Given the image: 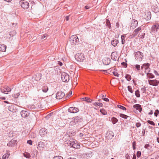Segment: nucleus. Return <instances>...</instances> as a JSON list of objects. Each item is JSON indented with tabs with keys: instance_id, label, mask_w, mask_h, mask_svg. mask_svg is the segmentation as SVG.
<instances>
[{
	"instance_id": "obj_27",
	"label": "nucleus",
	"mask_w": 159,
	"mask_h": 159,
	"mask_svg": "<svg viewBox=\"0 0 159 159\" xmlns=\"http://www.w3.org/2000/svg\"><path fill=\"white\" fill-rule=\"evenodd\" d=\"M134 67H133L134 68H135L136 70L138 72H139V71L141 69L140 66V65L139 64H136L134 65Z\"/></svg>"
},
{
	"instance_id": "obj_15",
	"label": "nucleus",
	"mask_w": 159,
	"mask_h": 159,
	"mask_svg": "<svg viewBox=\"0 0 159 159\" xmlns=\"http://www.w3.org/2000/svg\"><path fill=\"white\" fill-rule=\"evenodd\" d=\"M138 25V22L137 20L133 19L132 20L131 24L130 25L131 28L132 29L135 28Z\"/></svg>"
},
{
	"instance_id": "obj_19",
	"label": "nucleus",
	"mask_w": 159,
	"mask_h": 159,
	"mask_svg": "<svg viewBox=\"0 0 159 159\" xmlns=\"http://www.w3.org/2000/svg\"><path fill=\"white\" fill-rule=\"evenodd\" d=\"M16 142V140L14 139H12L9 142V143L7 144V145L8 146L10 147L14 146Z\"/></svg>"
},
{
	"instance_id": "obj_12",
	"label": "nucleus",
	"mask_w": 159,
	"mask_h": 159,
	"mask_svg": "<svg viewBox=\"0 0 159 159\" xmlns=\"http://www.w3.org/2000/svg\"><path fill=\"white\" fill-rule=\"evenodd\" d=\"M11 90V88L7 86H5L3 89H1V92L6 94H8V93L10 92Z\"/></svg>"
},
{
	"instance_id": "obj_59",
	"label": "nucleus",
	"mask_w": 159,
	"mask_h": 159,
	"mask_svg": "<svg viewBox=\"0 0 159 159\" xmlns=\"http://www.w3.org/2000/svg\"><path fill=\"white\" fill-rule=\"evenodd\" d=\"M125 157L126 159H130L129 156V155H128V154H126L125 155Z\"/></svg>"
},
{
	"instance_id": "obj_4",
	"label": "nucleus",
	"mask_w": 159,
	"mask_h": 159,
	"mask_svg": "<svg viewBox=\"0 0 159 159\" xmlns=\"http://www.w3.org/2000/svg\"><path fill=\"white\" fill-rule=\"evenodd\" d=\"M69 145L71 147L75 148H80V145L77 143L76 140L71 141L69 143Z\"/></svg>"
},
{
	"instance_id": "obj_55",
	"label": "nucleus",
	"mask_w": 159,
	"mask_h": 159,
	"mask_svg": "<svg viewBox=\"0 0 159 159\" xmlns=\"http://www.w3.org/2000/svg\"><path fill=\"white\" fill-rule=\"evenodd\" d=\"M126 60V62H123L121 63V64L122 66H125V67H127V64L126 63V62H127V61Z\"/></svg>"
},
{
	"instance_id": "obj_54",
	"label": "nucleus",
	"mask_w": 159,
	"mask_h": 159,
	"mask_svg": "<svg viewBox=\"0 0 159 159\" xmlns=\"http://www.w3.org/2000/svg\"><path fill=\"white\" fill-rule=\"evenodd\" d=\"M113 75L115 76L118 77L119 76V75L118 74V73L115 71H114L112 72Z\"/></svg>"
},
{
	"instance_id": "obj_32",
	"label": "nucleus",
	"mask_w": 159,
	"mask_h": 159,
	"mask_svg": "<svg viewBox=\"0 0 159 159\" xmlns=\"http://www.w3.org/2000/svg\"><path fill=\"white\" fill-rule=\"evenodd\" d=\"M106 25L107 26V27L109 29L111 28V23H110V21L108 19H107L106 20Z\"/></svg>"
},
{
	"instance_id": "obj_60",
	"label": "nucleus",
	"mask_w": 159,
	"mask_h": 159,
	"mask_svg": "<svg viewBox=\"0 0 159 159\" xmlns=\"http://www.w3.org/2000/svg\"><path fill=\"white\" fill-rule=\"evenodd\" d=\"M72 92H70L69 94H68L67 95L66 97V98H68L71 95H72Z\"/></svg>"
},
{
	"instance_id": "obj_41",
	"label": "nucleus",
	"mask_w": 159,
	"mask_h": 159,
	"mask_svg": "<svg viewBox=\"0 0 159 159\" xmlns=\"http://www.w3.org/2000/svg\"><path fill=\"white\" fill-rule=\"evenodd\" d=\"M135 95L137 98L140 97V95L139 93V90H137L135 91Z\"/></svg>"
},
{
	"instance_id": "obj_42",
	"label": "nucleus",
	"mask_w": 159,
	"mask_h": 159,
	"mask_svg": "<svg viewBox=\"0 0 159 159\" xmlns=\"http://www.w3.org/2000/svg\"><path fill=\"white\" fill-rule=\"evenodd\" d=\"M118 107L120 108V109H121L123 110H126V108L125 107L121 106V105H117Z\"/></svg>"
},
{
	"instance_id": "obj_53",
	"label": "nucleus",
	"mask_w": 159,
	"mask_h": 159,
	"mask_svg": "<svg viewBox=\"0 0 159 159\" xmlns=\"http://www.w3.org/2000/svg\"><path fill=\"white\" fill-rule=\"evenodd\" d=\"M141 155V153L140 151H138L137 152V157L139 158L140 157Z\"/></svg>"
},
{
	"instance_id": "obj_18",
	"label": "nucleus",
	"mask_w": 159,
	"mask_h": 159,
	"mask_svg": "<svg viewBox=\"0 0 159 159\" xmlns=\"http://www.w3.org/2000/svg\"><path fill=\"white\" fill-rule=\"evenodd\" d=\"M114 136V133L112 131H109L106 133V137L108 139H111Z\"/></svg>"
},
{
	"instance_id": "obj_46",
	"label": "nucleus",
	"mask_w": 159,
	"mask_h": 159,
	"mask_svg": "<svg viewBox=\"0 0 159 159\" xmlns=\"http://www.w3.org/2000/svg\"><path fill=\"white\" fill-rule=\"evenodd\" d=\"M19 95L20 93H17L16 94H12V96L14 98H18Z\"/></svg>"
},
{
	"instance_id": "obj_50",
	"label": "nucleus",
	"mask_w": 159,
	"mask_h": 159,
	"mask_svg": "<svg viewBox=\"0 0 159 159\" xmlns=\"http://www.w3.org/2000/svg\"><path fill=\"white\" fill-rule=\"evenodd\" d=\"M141 90L143 93H145L146 91V87L145 86H144L141 88Z\"/></svg>"
},
{
	"instance_id": "obj_20",
	"label": "nucleus",
	"mask_w": 159,
	"mask_h": 159,
	"mask_svg": "<svg viewBox=\"0 0 159 159\" xmlns=\"http://www.w3.org/2000/svg\"><path fill=\"white\" fill-rule=\"evenodd\" d=\"M145 16L146 17H145V19L146 20H150L151 17V13L150 11H148L146 13Z\"/></svg>"
},
{
	"instance_id": "obj_11",
	"label": "nucleus",
	"mask_w": 159,
	"mask_h": 159,
	"mask_svg": "<svg viewBox=\"0 0 159 159\" xmlns=\"http://www.w3.org/2000/svg\"><path fill=\"white\" fill-rule=\"evenodd\" d=\"M37 148L39 151H43L44 148V143L42 141H40L38 143Z\"/></svg>"
},
{
	"instance_id": "obj_24",
	"label": "nucleus",
	"mask_w": 159,
	"mask_h": 159,
	"mask_svg": "<svg viewBox=\"0 0 159 159\" xmlns=\"http://www.w3.org/2000/svg\"><path fill=\"white\" fill-rule=\"evenodd\" d=\"M118 43L119 41L118 39H115L111 41V44L114 47L116 46Z\"/></svg>"
},
{
	"instance_id": "obj_62",
	"label": "nucleus",
	"mask_w": 159,
	"mask_h": 159,
	"mask_svg": "<svg viewBox=\"0 0 159 159\" xmlns=\"http://www.w3.org/2000/svg\"><path fill=\"white\" fill-rule=\"evenodd\" d=\"M154 73L157 75H159V74L156 70H154Z\"/></svg>"
},
{
	"instance_id": "obj_49",
	"label": "nucleus",
	"mask_w": 159,
	"mask_h": 159,
	"mask_svg": "<svg viewBox=\"0 0 159 159\" xmlns=\"http://www.w3.org/2000/svg\"><path fill=\"white\" fill-rule=\"evenodd\" d=\"M147 122L148 123H149V124H150L151 125H155V123L152 120H148Z\"/></svg>"
},
{
	"instance_id": "obj_23",
	"label": "nucleus",
	"mask_w": 159,
	"mask_h": 159,
	"mask_svg": "<svg viewBox=\"0 0 159 159\" xmlns=\"http://www.w3.org/2000/svg\"><path fill=\"white\" fill-rule=\"evenodd\" d=\"M6 46L4 44H0V51L5 52L6 51Z\"/></svg>"
},
{
	"instance_id": "obj_51",
	"label": "nucleus",
	"mask_w": 159,
	"mask_h": 159,
	"mask_svg": "<svg viewBox=\"0 0 159 159\" xmlns=\"http://www.w3.org/2000/svg\"><path fill=\"white\" fill-rule=\"evenodd\" d=\"M132 146L133 150H135L136 148V142L134 141L132 143Z\"/></svg>"
},
{
	"instance_id": "obj_21",
	"label": "nucleus",
	"mask_w": 159,
	"mask_h": 159,
	"mask_svg": "<svg viewBox=\"0 0 159 159\" xmlns=\"http://www.w3.org/2000/svg\"><path fill=\"white\" fill-rule=\"evenodd\" d=\"M133 107L136 108V110H138L140 112L142 111V108L141 107V105L136 104L133 106Z\"/></svg>"
},
{
	"instance_id": "obj_48",
	"label": "nucleus",
	"mask_w": 159,
	"mask_h": 159,
	"mask_svg": "<svg viewBox=\"0 0 159 159\" xmlns=\"http://www.w3.org/2000/svg\"><path fill=\"white\" fill-rule=\"evenodd\" d=\"M159 113V111L158 109H157L155 111L154 113V116L156 117H157L158 116V115Z\"/></svg>"
},
{
	"instance_id": "obj_7",
	"label": "nucleus",
	"mask_w": 159,
	"mask_h": 159,
	"mask_svg": "<svg viewBox=\"0 0 159 159\" xmlns=\"http://www.w3.org/2000/svg\"><path fill=\"white\" fill-rule=\"evenodd\" d=\"M79 39L76 35H72L70 38V41L72 43H76L78 42Z\"/></svg>"
},
{
	"instance_id": "obj_63",
	"label": "nucleus",
	"mask_w": 159,
	"mask_h": 159,
	"mask_svg": "<svg viewBox=\"0 0 159 159\" xmlns=\"http://www.w3.org/2000/svg\"><path fill=\"white\" fill-rule=\"evenodd\" d=\"M153 113V111L152 110H151L150 112L148 113V115H152Z\"/></svg>"
},
{
	"instance_id": "obj_31",
	"label": "nucleus",
	"mask_w": 159,
	"mask_h": 159,
	"mask_svg": "<svg viewBox=\"0 0 159 159\" xmlns=\"http://www.w3.org/2000/svg\"><path fill=\"white\" fill-rule=\"evenodd\" d=\"M120 116L121 117H122L125 119H127L129 117V116L122 113H120Z\"/></svg>"
},
{
	"instance_id": "obj_3",
	"label": "nucleus",
	"mask_w": 159,
	"mask_h": 159,
	"mask_svg": "<svg viewBox=\"0 0 159 159\" xmlns=\"http://www.w3.org/2000/svg\"><path fill=\"white\" fill-rule=\"evenodd\" d=\"M61 78L62 81L64 82H68L70 80L69 75L65 72L62 73Z\"/></svg>"
},
{
	"instance_id": "obj_17",
	"label": "nucleus",
	"mask_w": 159,
	"mask_h": 159,
	"mask_svg": "<svg viewBox=\"0 0 159 159\" xmlns=\"http://www.w3.org/2000/svg\"><path fill=\"white\" fill-rule=\"evenodd\" d=\"M16 109V105L14 104H11L8 107V110L10 111L13 112L15 111Z\"/></svg>"
},
{
	"instance_id": "obj_40",
	"label": "nucleus",
	"mask_w": 159,
	"mask_h": 159,
	"mask_svg": "<svg viewBox=\"0 0 159 159\" xmlns=\"http://www.w3.org/2000/svg\"><path fill=\"white\" fill-rule=\"evenodd\" d=\"M111 120L113 124H115L117 123L118 121V120L115 117H112L111 118Z\"/></svg>"
},
{
	"instance_id": "obj_47",
	"label": "nucleus",
	"mask_w": 159,
	"mask_h": 159,
	"mask_svg": "<svg viewBox=\"0 0 159 159\" xmlns=\"http://www.w3.org/2000/svg\"><path fill=\"white\" fill-rule=\"evenodd\" d=\"M53 159H63V158L61 156H54Z\"/></svg>"
},
{
	"instance_id": "obj_13",
	"label": "nucleus",
	"mask_w": 159,
	"mask_h": 159,
	"mask_svg": "<svg viewBox=\"0 0 159 159\" xmlns=\"http://www.w3.org/2000/svg\"><path fill=\"white\" fill-rule=\"evenodd\" d=\"M21 116L25 118L27 117L29 115V111L26 110H23L21 111L20 112Z\"/></svg>"
},
{
	"instance_id": "obj_61",
	"label": "nucleus",
	"mask_w": 159,
	"mask_h": 159,
	"mask_svg": "<svg viewBox=\"0 0 159 159\" xmlns=\"http://www.w3.org/2000/svg\"><path fill=\"white\" fill-rule=\"evenodd\" d=\"M103 100L106 102H108L109 101V99L107 98H103Z\"/></svg>"
},
{
	"instance_id": "obj_37",
	"label": "nucleus",
	"mask_w": 159,
	"mask_h": 159,
	"mask_svg": "<svg viewBox=\"0 0 159 159\" xmlns=\"http://www.w3.org/2000/svg\"><path fill=\"white\" fill-rule=\"evenodd\" d=\"M10 154L6 153L2 156V159H8Z\"/></svg>"
},
{
	"instance_id": "obj_22",
	"label": "nucleus",
	"mask_w": 159,
	"mask_h": 159,
	"mask_svg": "<svg viewBox=\"0 0 159 159\" xmlns=\"http://www.w3.org/2000/svg\"><path fill=\"white\" fill-rule=\"evenodd\" d=\"M74 121H75L76 123H77L78 122H80L82 120V119L80 116H76L73 118Z\"/></svg>"
},
{
	"instance_id": "obj_30",
	"label": "nucleus",
	"mask_w": 159,
	"mask_h": 159,
	"mask_svg": "<svg viewBox=\"0 0 159 159\" xmlns=\"http://www.w3.org/2000/svg\"><path fill=\"white\" fill-rule=\"evenodd\" d=\"M100 111L103 115H106L107 114V111L104 109H101L100 110Z\"/></svg>"
},
{
	"instance_id": "obj_28",
	"label": "nucleus",
	"mask_w": 159,
	"mask_h": 159,
	"mask_svg": "<svg viewBox=\"0 0 159 159\" xmlns=\"http://www.w3.org/2000/svg\"><path fill=\"white\" fill-rule=\"evenodd\" d=\"M111 59L115 61H116L117 57L115 55V53L114 52H112L111 53Z\"/></svg>"
},
{
	"instance_id": "obj_2",
	"label": "nucleus",
	"mask_w": 159,
	"mask_h": 159,
	"mask_svg": "<svg viewBox=\"0 0 159 159\" xmlns=\"http://www.w3.org/2000/svg\"><path fill=\"white\" fill-rule=\"evenodd\" d=\"M75 58V59L78 61H83L84 59V54L82 53L76 54Z\"/></svg>"
},
{
	"instance_id": "obj_64",
	"label": "nucleus",
	"mask_w": 159,
	"mask_h": 159,
	"mask_svg": "<svg viewBox=\"0 0 159 159\" xmlns=\"http://www.w3.org/2000/svg\"><path fill=\"white\" fill-rule=\"evenodd\" d=\"M47 36V35L46 34H44V35H43V36H42L41 39H45L46 37Z\"/></svg>"
},
{
	"instance_id": "obj_29",
	"label": "nucleus",
	"mask_w": 159,
	"mask_h": 159,
	"mask_svg": "<svg viewBox=\"0 0 159 159\" xmlns=\"http://www.w3.org/2000/svg\"><path fill=\"white\" fill-rule=\"evenodd\" d=\"M93 104L94 106H99L100 107H102L103 106V104L101 102H93Z\"/></svg>"
},
{
	"instance_id": "obj_34",
	"label": "nucleus",
	"mask_w": 159,
	"mask_h": 159,
	"mask_svg": "<svg viewBox=\"0 0 159 159\" xmlns=\"http://www.w3.org/2000/svg\"><path fill=\"white\" fill-rule=\"evenodd\" d=\"M35 108H36V109H40L42 107V105H41L40 103L35 104Z\"/></svg>"
},
{
	"instance_id": "obj_6",
	"label": "nucleus",
	"mask_w": 159,
	"mask_h": 159,
	"mask_svg": "<svg viewBox=\"0 0 159 159\" xmlns=\"http://www.w3.org/2000/svg\"><path fill=\"white\" fill-rule=\"evenodd\" d=\"M149 84L150 85L154 86L158 85L159 84V81L157 80H148Z\"/></svg>"
},
{
	"instance_id": "obj_57",
	"label": "nucleus",
	"mask_w": 159,
	"mask_h": 159,
	"mask_svg": "<svg viewBox=\"0 0 159 159\" xmlns=\"http://www.w3.org/2000/svg\"><path fill=\"white\" fill-rule=\"evenodd\" d=\"M136 126L137 127L139 128L141 125V124L139 122H138L136 123Z\"/></svg>"
},
{
	"instance_id": "obj_1",
	"label": "nucleus",
	"mask_w": 159,
	"mask_h": 159,
	"mask_svg": "<svg viewBox=\"0 0 159 159\" xmlns=\"http://www.w3.org/2000/svg\"><path fill=\"white\" fill-rule=\"evenodd\" d=\"M135 57L136 59L139 61H141L143 58V53L139 51L136 52Z\"/></svg>"
},
{
	"instance_id": "obj_10",
	"label": "nucleus",
	"mask_w": 159,
	"mask_h": 159,
	"mask_svg": "<svg viewBox=\"0 0 159 159\" xmlns=\"http://www.w3.org/2000/svg\"><path fill=\"white\" fill-rule=\"evenodd\" d=\"M79 111V110L78 108L74 107H70L68 109L69 112L72 113H76Z\"/></svg>"
},
{
	"instance_id": "obj_36",
	"label": "nucleus",
	"mask_w": 159,
	"mask_h": 159,
	"mask_svg": "<svg viewBox=\"0 0 159 159\" xmlns=\"http://www.w3.org/2000/svg\"><path fill=\"white\" fill-rule=\"evenodd\" d=\"M83 100L87 101L88 102H92V100L90 99L88 97H85L83 98Z\"/></svg>"
},
{
	"instance_id": "obj_33",
	"label": "nucleus",
	"mask_w": 159,
	"mask_h": 159,
	"mask_svg": "<svg viewBox=\"0 0 159 159\" xmlns=\"http://www.w3.org/2000/svg\"><path fill=\"white\" fill-rule=\"evenodd\" d=\"M48 88L47 86H43L42 89V91L44 93H46L48 90Z\"/></svg>"
},
{
	"instance_id": "obj_44",
	"label": "nucleus",
	"mask_w": 159,
	"mask_h": 159,
	"mask_svg": "<svg viewBox=\"0 0 159 159\" xmlns=\"http://www.w3.org/2000/svg\"><path fill=\"white\" fill-rule=\"evenodd\" d=\"M24 156L26 158H29L30 157V154L28 153H24Z\"/></svg>"
},
{
	"instance_id": "obj_16",
	"label": "nucleus",
	"mask_w": 159,
	"mask_h": 159,
	"mask_svg": "<svg viewBox=\"0 0 159 159\" xmlns=\"http://www.w3.org/2000/svg\"><path fill=\"white\" fill-rule=\"evenodd\" d=\"M47 133V129L44 128L41 129L39 132V134L41 136H43L45 135Z\"/></svg>"
},
{
	"instance_id": "obj_5",
	"label": "nucleus",
	"mask_w": 159,
	"mask_h": 159,
	"mask_svg": "<svg viewBox=\"0 0 159 159\" xmlns=\"http://www.w3.org/2000/svg\"><path fill=\"white\" fill-rule=\"evenodd\" d=\"M65 94L61 91L57 92L56 94V98L57 99H62L65 96Z\"/></svg>"
},
{
	"instance_id": "obj_56",
	"label": "nucleus",
	"mask_w": 159,
	"mask_h": 159,
	"mask_svg": "<svg viewBox=\"0 0 159 159\" xmlns=\"http://www.w3.org/2000/svg\"><path fill=\"white\" fill-rule=\"evenodd\" d=\"M27 143L31 145H32V142L31 140H28L27 141Z\"/></svg>"
},
{
	"instance_id": "obj_25",
	"label": "nucleus",
	"mask_w": 159,
	"mask_h": 159,
	"mask_svg": "<svg viewBox=\"0 0 159 159\" xmlns=\"http://www.w3.org/2000/svg\"><path fill=\"white\" fill-rule=\"evenodd\" d=\"M84 156L86 158L91 157L92 156V153L90 152H86L84 154Z\"/></svg>"
},
{
	"instance_id": "obj_38",
	"label": "nucleus",
	"mask_w": 159,
	"mask_h": 159,
	"mask_svg": "<svg viewBox=\"0 0 159 159\" xmlns=\"http://www.w3.org/2000/svg\"><path fill=\"white\" fill-rule=\"evenodd\" d=\"M125 37L126 36L125 35H122L121 36V43L122 44H124L125 43Z\"/></svg>"
},
{
	"instance_id": "obj_9",
	"label": "nucleus",
	"mask_w": 159,
	"mask_h": 159,
	"mask_svg": "<svg viewBox=\"0 0 159 159\" xmlns=\"http://www.w3.org/2000/svg\"><path fill=\"white\" fill-rule=\"evenodd\" d=\"M159 29V25L156 24L153 25L151 29V31L154 33L157 32L158 30Z\"/></svg>"
},
{
	"instance_id": "obj_43",
	"label": "nucleus",
	"mask_w": 159,
	"mask_h": 159,
	"mask_svg": "<svg viewBox=\"0 0 159 159\" xmlns=\"http://www.w3.org/2000/svg\"><path fill=\"white\" fill-rule=\"evenodd\" d=\"M76 123L75 121H74V119L73 118L72 120L70 122V125L71 126L74 125H75Z\"/></svg>"
},
{
	"instance_id": "obj_35",
	"label": "nucleus",
	"mask_w": 159,
	"mask_h": 159,
	"mask_svg": "<svg viewBox=\"0 0 159 159\" xmlns=\"http://www.w3.org/2000/svg\"><path fill=\"white\" fill-rule=\"evenodd\" d=\"M143 66H144V69L146 70L149 68L150 66V64L148 63H144L143 64Z\"/></svg>"
},
{
	"instance_id": "obj_26",
	"label": "nucleus",
	"mask_w": 159,
	"mask_h": 159,
	"mask_svg": "<svg viewBox=\"0 0 159 159\" xmlns=\"http://www.w3.org/2000/svg\"><path fill=\"white\" fill-rule=\"evenodd\" d=\"M146 71H145V73L147 75L148 77L150 79H152L154 77V75L151 73H147Z\"/></svg>"
},
{
	"instance_id": "obj_52",
	"label": "nucleus",
	"mask_w": 159,
	"mask_h": 159,
	"mask_svg": "<svg viewBox=\"0 0 159 159\" xmlns=\"http://www.w3.org/2000/svg\"><path fill=\"white\" fill-rule=\"evenodd\" d=\"M150 145L149 144H146L144 146V148H145L147 149H149V148H150L151 147Z\"/></svg>"
},
{
	"instance_id": "obj_58",
	"label": "nucleus",
	"mask_w": 159,
	"mask_h": 159,
	"mask_svg": "<svg viewBox=\"0 0 159 159\" xmlns=\"http://www.w3.org/2000/svg\"><path fill=\"white\" fill-rule=\"evenodd\" d=\"M33 153H34V155H37V154H38V151L36 150H34L33 151Z\"/></svg>"
},
{
	"instance_id": "obj_45",
	"label": "nucleus",
	"mask_w": 159,
	"mask_h": 159,
	"mask_svg": "<svg viewBox=\"0 0 159 159\" xmlns=\"http://www.w3.org/2000/svg\"><path fill=\"white\" fill-rule=\"evenodd\" d=\"M128 90L131 93H133V91L132 88L130 86H128L127 87Z\"/></svg>"
},
{
	"instance_id": "obj_14",
	"label": "nucleus",
	"mask_w": 159,
	"mask_h": 159,
	"mask_svg": "<svg viewBox=\"0 0 159 159\" xmlns=\"http://www.w3.org/2000/svg\"><path fill=\"white\" fill-rule=\"evenodd\" d=\"M142 29L141 27L140 26L138 27L134 31L132 34L131 35V38L134 37L136 36L139 33L140 31Z\"/></svg>"
},
{
	"instance_id": "obj_39",
	"label": "nucleus",
	"mask_w": 159,
	"mask_h": 159,
	"mask_svg": "<svg viewBox=\"0 0 159 159\" xmlns=\"http://www.w3.org/2000/svg\"><path fill=\"white\" fill-rule=\"evenodd\" d=\"M125 78L128 81H130L131 79V76H130V75L129 74L126 75Z\"/></svg>"
},
{
	"instance_id": "obj_8",
	"label": "nucleus",
	"mask_w": 159,
	"mask_h": 159,
	"mask_svg": "<svg viewBox=\"0 0 159 159\" xmlns=\"http://www.w3.org/2000/svg\"><path fill=\"white\" fill-rule=\"evenodd\" d=\"M20 3L21 7L24 9H27L29 7V3L26 1H20Z\"/></svg>"
}]
</instances>
